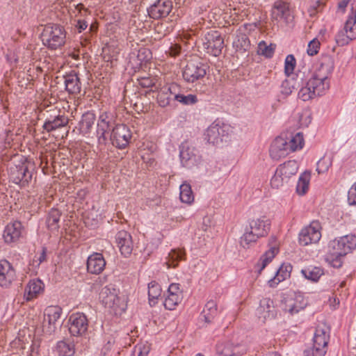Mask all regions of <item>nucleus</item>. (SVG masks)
Wrapping results in <instances>:
<instances>
[{"label":"nucleus","mask_w":356,"mask_h":356,"mask_svg":"<svg viewBox=\"0 0 356 356\" xmlns=\"http://www.w3.org/2000/svg\"><path fill=\"white\" fill-rule=\"evenodd\" d=\"M356 248V236L346 235L330 242L326 261L334 268L342 266V258Z\"/></svg>","instance_id":"obj_1"},{"label":"nucleus","mask_w":356,"mask_h":356,"mask_svg":"<svg viewBox=\"0 0 356 356\" xmlns=\"http://www.w3.org/2000/svg\"><path fill=\"white\" fill-rule=\"evenodd\" d=\"M334 68V63L331 58H327L325 62L321 63L318 71L307 81L316 96L322 95L330 88L328 76Z\"/></svg>","instance_id":"obj_2"},{"label":"nucleus","mask_w":356,"mask_h":356,"mask_svg":"<svg viewBox=\"0 0 356 356\" xmlns=\"http://www.w3.org/2000/svg\"><path fill=\"white\" fill-rule=\"evenodd\" d=\"M269 229L268 220L257 218L251 220L249 227L245 228L243 235L241 237V245L244 248H248L250 245L255 243L258 238L266 235Z\"/></svg>","instance_id":"obj_3"},{"label":"nucleus","mask_w":356,"mask_h":356,"mask_svg":"<svg viewBox=\"0 0 356 356\" xmlns=\"http://www.w3.org/2000/svg\"><path fill=\"white\" fill-rule=\"evenodd\" d=\"M41 38L48 48L56 49L65 44V32L63 27L58 24H48L43 29Z\"/></svg>","instance_id":"obj_4"},{"label":"nucleus","mask_w":356,"mask_h":356,"mask_svg":"<svg viewBox=\"0 0 356 356\" xmlns=\"http://www.w3.org/2000/svg\"><path fill=\"white\" fill-rule=\"evenodd\" d=\"M230 126L220 120H215L206 130L205 140L214 145H218L228 138Z\"/></svg>","instance_id":"obj_5"},{"label":"nucleus","mask_w":356,"mask_h":356,"mask_svg":"<svg viewBox=\"0 0 356 356\" xmlns=\"http://www.w3.org/2000/svg\"><path fill=\"white\" fill-rule=\"evenodd\" d=\"M202 40V49L208 54L218 56L224 47V40L220 33L216 31L207 32Z\"/></svg>","instance_id":"obj_6"},{"label":"nucleus","mask_w":356,"mask_h":356,"mask_svg":"<svg viewBox=\"0 0 356 356\" xmlns=\"http://www.w3.org/2000/svg\"><path fill=\"white\" fill-rule=\"evenodd\" d=\"M329 335L321 328H317L314 337L312 348L304 351L305 356H324L327 352Z\"/></svg>","instance_id":"obj_7"},{"label":"nucleus","mask_w":356,"mask_h":356,"mask_svg":"<svg viewBox=\"0 0 356 356\" xmlns=\"http://www.w3.org/2000/svg\"><path fill=\"white\" fill-rule=\"evenodd\" d=\"M208 66L198 61H189L183 71V78L188 83H194L204 77Z\"/></svg>","instance_id":"obj_8"},{"label":"nucleus","mask_w":356,"mask_h":356,"mask_svg":"<svg viewBox=\"0 0 356 356\" xmlns=\"http://www.w3.org/2000/svg\"><path fill=\"white\" fill-rule=\"evenodd\" d=\"M61 312V308L58 306H49L45 309L42 323V332L44 334L50 335L56 331Z\"/></svg>","instance_id":"obj_9"},{"label":"nucleus","mask_w":356,"mask_h":356,"mask_svg":"<svg viewBox=\"0 0 356 356\" xmlns=\"http://www.w3.org/2000/svg\"><path fill=\"white\" fill-rule=\"evenodd\" d=\"M306 305L304 297L300 293L290 292L286 293L282 300V309L291 315L304 309Z\"/></svg>","instance_id":"obj_10"},{"label":"nucleus","mask_w":356,"mask_h":356,"mask_svg":"<svg viewBox=\"0 0 356 356\" xmlns=\"http://www.w3.org/2000/svg\"><path fill=\"white\" fill-rule=\"evenodd\" d=\"M118 291L113 284H109L102 289L99 298L105 307L113 309L116 312L120 307L122 300L118 296Z\"/></svg>","instance_id":"obj_11"},{"label":"nucleus","mask_w":356,"mask_h":356,"mask_svg":"<svg viewBox=\"0 0 356 356\" xmlns=\"http://www.w3.org/2000/svg\"><path fill=\"white\" fill-rule=\"evenodd\" d=\"M131 138V131L125 124H116L110 134L112 145L119 149L125 148Z\"/></svg>","instance_id":"obj_12"},{"label":"nucleus","mask_w":356,"mask_h":356,"mask_svg":"<svg viewBox=\"0 0 356 356\" xmlns=\"http://www.w3.org/2000/svg\"><path fill=\"white\" fill-rule=\"evenodd\" d=\"M320 229L318 222H312L308 227L302 229L299 234L300 244L306 246L318 242L321 237Z\"/></svg>","instance_id":"obj_13"},{"label":"nucleus","mask_w":356,"mask_h":356,"mask_svg":"<svg viewBox=\"0 0 356 356\" xmlns=\"http://www.w3.org/2000/svg\"><path fill=\"white\" fill-rule=\"evenodd\" d=\"M32 172L29 170L26 164L22 163L19 165H15L10 168V179L16 184L25 186L32 179Z\"/></svg>","instance_id":"obj_14"},{"label":"nucleus","mask_w":356,"mask_h":356,"mask_svg":"<svg viewBox=\"0 0 356 356\" xmlns=\"http://www.w3.org/2000/svg\"><path fill=\"white\" fill-rule=\"evenodd\" d=\"M69 321V331L73 336H81L88 330V321L86 316L83 313L72 314Z\"/></svg>","instance_id":"obj_15"},{"label":"nucleus","mask_w":356,"mask_h":356,"mask_svg":"<svg viewBox=\"0 0 356 356\" xmlns=\"http://www.w3.org/2000/svg\"><path fill=\"white\" fill-rule=\"evenodd\" d=\"M172 8L170 0H156L149 8L147 13L151 18L159 19L169 15Z\"/></svg>","instance_id":"obj_16"},{"label":"nucleus","mask_w":356,"mask_h":356,"mask_svg":"<svg viewBox=\"0 0 356 356\" xmlns=\"http://www.w3.org/2000/svg\"><path fill=\"white\" fill-rule=\"evenodd\" d=\"M16 279V273L12 264L6 259L0 261V286L8 289Z\"/></svg>","instance_id":"obj_17"},{"label":"nucleus","mask_w":356,"mask_h":356,"mask_svg":"<svg viewBox=\"0 0 356 356\" xmlns=\"http://www.w3.org/2000/svg\"><path fill=\"white\" fill-rule=\"evenodd\" d=\"M179 156L182 165L191 168L197 161V149L190 146L187 143H183L179 147Z\"/></svg>","instance_id":"obj_18"},{"label":"nucleus","mask_w":356,"mask_h":356,"mask_svg":"<svg viewBox=\"0 0 356 356\" xmlns=\"http://www.w3.org/2000/svg\"><path fill=\"white\" fill-rule=\"evenodd\" d=\"M118 247L125 257L131 254L133 250V241L131 234L124 230L118 232L115 236Z\"/></svg>","instance_id":"obj_19"},{"label":"nucleus","mask_w":356,"mask_h":356,"mask_svg":"<svg viewBox=\"0 0 356 356\" xmlns=\"http://www.w3.org/2000/svg\"><path fill=\"white\" fill-rule=\"evenodd\" d=\"M23 227L21 222L14 221L6 225L3 231V237L6 243H12L17 241L22 236Z\"/></svg>","instance_id":"obj_20"},{"label":"nucleus","mask_w":356,"mask_h":356,"mask_svg":"<svg viewBox=\"0 0 356 356\" xmlns=\"http://www.w3.org/2000/svg\"><path fill=\"white\" fill-rule=\"evenodd\" d=\"M290 154L286 145V139L282 136L277 137L270 147V156L274 160H280Z\"/></svg>","instance_id":"obj_21"},{"label":"nucleus","mask_w":356,"mask_h":356,"mask_svg":"<svg viewBox=\"0 0 356 356\" xmlns=\"http://www.w3.org/2000/svg\"><path fill=\"white\" fill-rule=\"evenodd\" d=\"M272 17L276 20L283 19L287 24L291 23L293 18L291 14L289 6L280 1H276L274 3L272 10Z\"/></svg>","instance_id":"obj_22"},{"label":"nucleus","mask_w":356,"mask_h":356,"mask_svg":"<svg viewBox=\"0 0 356 356\" xmlns=\"http://www.w3.org/2000/svg\"><path fill=\"white\" fill-rule=\"evenodd\" d=\"M106 261L101 253L95 252L88 257L87 260V270L92 274H99L103 271Z\"/></svg>","instance_id":"obj_23"},{"label":"nucleus","mask_w":356,"mask_h":356,"mask_svg":"<svg viewBox=\"0 0 356 356\" xmlns=\"http://www.w3.org/2000/svg\"><path fill=\"white\" fill-rule=\"evenodd\" d=\"M65 90L70 94H78L81 92V83L78 74L75 71L63 76Z\"/></svg>","instance_id":"obj_24"},{"label":"nucleus","mask_w":356,"mask_h":356,"mask_svg":"<svg viewBox=\"0 0 356 356\" xmlns=\"http://www.w3.org/2000/svg\"><path fill=\"white\" fill-rule=\"evenodd\" d=\"M68 123V118L63 115H58L55 117H50L48 118L44 125L43 129L47 132H51L58 128L67 125Z\"/></svg>","instance_id":"obj_25"},{"label":"nucleus","mask_w":356,"mask_h":356,"mask_svg":"<svg viewBox=\"0 0 356 356\" xmlns=\"http://www.w3.org/2000/svg\"><path fill=\"white\" fill-rule=\"evenodd\" d=\"M257 312L261 315L259 317L264 319L273 317L275 314L273 301L268 298L262 299Z\"/></svg>","instance_id":"obj_26"},{"label":"nucleus","mask_w":356,"mask_h":356,"mask_svg":"<svg viewBox=\"0 0 356 356\" xmlns=\"http://www.w3.org/2000/svg\"><path fill=\"white\" fill-rule=\"evenodd\" d=\"M292 270V266L289 264H282L278 270L275 276L269 280V285L270 287H275L280 282L284 281L286 278L290 277L291 272Z\"/></svg>","instance_id":"obj_27"},{"label":"nucleus","mask_w":356,"mask_h":356,"mask_svg":"<svg viewBox=\"0 0 356 356\" xmlns=\"http://www.w3.org/2000/svg\"><path fill=\"white\" fill-rule=\"evenodd\" d=\"M277 170H278V173L284 175V179L289 180L291 176L295 175L297 173L298 164L294 160L288 161L287 162L280 165Z\"/></svg>","instance_id":"obj_28"},{"label":"nucleus","mask_w":356,"mask_h":356,"mask_svg":"<svg viewBox=\"0 0 356 356\" xmlns=\"http://www.w3.org/2000/svg\"><path fill=\"white\" fill-rule=\"evenodd\" d=\"M177 89L176 85L170 86L166 90H161L157 96V101L160 106L165 107L170 104L171 95H175Z\"/></svg>","instance_id":"obj_29"},{"label":"nucleus","mask_w":356,"mask_h":356,"mask_svg":"<svg viewBox=\"0 0 356 356\" xmlns=\"http://www.w3.org/2000/svg\"><path fill=\"white\" fill-rule=\"evenodd\" d=\"M238 346H233L229 342L220 343L216 346L217 353L222 356H233L237 354H242L245 350L240 351Z\"/></svg>","instance_id":"obj_30"},{"label":"nucleus","mask_w":356,"mask_h":356,"mask_svg":"<svg viewBox=\"0 0 356 356\" xmlns=\"http://www.w3.org/2000/svg\"><path fill=\"white\" fill-rule=\"evenodd\" d=\"M43 286L44 284L40 280L30 281L25 289L26 299L30 300L36 297L43 290Z\"/></svg>","instance_id":"obj_31"},{"label":"nucleus","mask_w":356,"mask_h":356,"mask_svg":"<svg viewBox=\"0 0 356 356\" xmlns=\"http://www.w3.org/2000/svg\"><path fill=\"white\" fill-rule=\"evenodd\" d=\"M301 81L302 79L300 78L299 80L298 76L296 79L293 77L288 76V78L282 83V93L286 95L291 94L294 90H298L300 88Z\"/></svg>","instance_id":"obj_32"},{"label":"nucleus","mask_w":356,"mask_h":356,"mask_svg":"<svg viewBox=\"0 0 356 356\" xmlns=\"http://www.w3.org/2000/svg\"><path fill=\"white\" fill-rule=\"evenodd\" d=\"M286 139V145L289 152H293L302 148L304 145L303 135L301 133H297L289 139Z\"/></svg>","instance_id":"obj_33"},{"label":"nucleus","mask_w":356,"mask_h":356,"mask_svg":"<svg viewBox=\"0 0 356 356\" xmlns=\"http://www.w3.org/2000/svg\"><path fill=\"white\" fill-rule=\"evenodd\" d=\"M185 259V252L180 249H173L168 254V260L166 261L168 268H175L179 261Z\"/></svg>","instance_id":"obj_34"},{"label":"nucleus","mask_w":356,"mask_h":356,"mask_svg":"<svg viewBox=\"0 0 356 356\" xmlns=\"http://www.w3.org/2000/svg\"><path fill=\"white\" fill-rule=\"evenodd\" d=\"M311 175L310 172L305 171L299 177L296 186V193L299 195H305L308 189L309 185Z\"/></svg>","instance_id":"obj_35"},{"label":"nucleus","mask_w":356,"mask_h":356,"mask_svg":"<svg viewBox=\"0 0 356 356\" xmlns=\"http://www.w3.org/2000/svg\"><path fill=\"white\" fill-rule=\"evenodd\" d=\"M301 273L307 280L317 282L324 273L323 270L319 267L309 266L302 269Z\"/></svg>","instance_id":"obj_36"},{"label":"nucleus","mask_w":356,"mask_h":356,"mask_svg":"<svg viewBox=\"0 0 356 356\" xmlns=\"http://www.w3.org/2000/svg\"><path fill=\"white\" fill-rule=\"evenodd\" d=\"M95 115L93 113L88 112L82 115L80 122V129L84 134L88 133L95 122Z\"/></svg>","instance_id":"obj_37"},{"label":"nucleus","mask_w":356,"mask_h":356,"mask_svg":"<svg viewBox=\"0 0 356 356\" xmlns=\"http://www.w3.org/2000/svg\"><path fill=\"white\" fill-rule=\"evenodd\" d=\"M343 29L353 40L356 38V10L348 17Z\"/></svg>","instance_id":"obj_38"},{"label":"nucleus","mask_w":356,"mask_h":356,"mask_svg":"<svg viewBox=\"0 0 356 356\" xmlns=\"http://www.w3.org/2000/svg\"><path fill=\"white\" fill-rule=\"evenodd\" d=\"M217 313V305L216 303L211 300L207 302L205 307L202 312V316H203L206 323H211V320L213 318L215 315Z\"/></svg>","instance_id":"obj_39"},{"label":"nucleus","mask_w":356,"mask_h":356,"mask_svg":"<svg viewBox=\"0 0 356 356\" xmlns=\"http://www.w3.org/2000/svg\"><path fill=\"white\" fill-rule=\"evenodd\" d=\"M161 289L157 282L152 281L148 284V296L151 306L155 305L156 300L161 296Z\"/></svg>","instance_id":"obj_40"},{"label":"nucleus","mask_w":356,"mask_h":356,"mask_svg":"<svg viewBox=\"0 0 356 356\" xmlns=\"http://www.w3.org/2000/svg\"><path fill=\"white\" fill-rule=\"evenodd\" d=\"M180 200L182 202L191 204L194 200V195L190 184L184 183L180 186Z\"/></svg>","instance_id":"obj_41"},{"label":"nucleus","mask_w":356,"mask_h":356,"mask_svg":"<svg viewBox=\"0 0 356 356\" xmlns=\"http://www.w3.org/2000/svg\"><path fill=\"white\" fill-rule=\"evenodd\" d=\"M113 127V123L110 120H108V117L106 113L102 114L99 116V119L97 122V133H99V131H104L106 133H109L110 131L112 132V129Z\"/></svg>","instance_id":"obj_42"},{"label":"nucleus","mask_w":356,"mask_h":356,"mask_svg":"<svg viewBox=\"0 0 356 356\" xmlns=\"http://www.w3.org/2000/svg\"><path fill=\"white\" fill-rule=\"evenodd\" d=\"M173 99L185 106L194 105L198 102L197 96L193 94L175 93Z\"/></svg>","instance_id":"obj_43"},{"label":"nucleus","mask_w":356,"mask_h":356,"mask_svg":"<svg viewBox=\"0 0 356 356\" xmlns=\"http://www.w3.org/2000/svg\"><path fill=\"white\" fill-rule=\"evenodd\" d=\"M275 47V44L270 43L268 45L266 42L261 41L259 43L257 51L260 55L264 56L266 58H271L274 54Z\"/></svg>","instance_id":"obj_44"},{"label":"nucleus","mask_w":356,"mask_h":356,"mask_svg":"<svg viewBox=\"0 0 356 356\" xmlns=\"http://www.w3.org/2000/svg\"><path fill=\"white\" fill-rule=\"evenodd\" d=\"M61 216L60 211L57 209H52L49 213L47 220L49 228L51 229H56L58 228V223Z\"/></svg>","instance_id":"obj_45"},{"label":"nucleus","mask_w":356,"mask_h":356,"mask_svg":"<svg viewBox=\"0 0 356 356\" xmlns=\"http://www.w3.org/2000/svg\"><path fill=\"white\" fill-rule=\"evenodd\" d=\"M57 350L61 356H72L74 353V345L63 341L58 343Z\"/></svg>","instance_id":"obj_46"},{"label":"nucleus","mask_w":356,"mask_h":356,"mask_svg":"<svg viewBox=\"0 0 356 356\" xmlns=\"http://www.w3.org/2000/svg\"><path fill=\"white\" fill-rule=\"evenodd\" d=\"M182 299L181 294H168L164 301V307L165 309L172 310Z\"/></svg>","instance_id":"obj_47"},{"label":"nucleus","mask_w":356,"mask_h":356,"mask_svg":"<svg viewBox=\"0 0 356 356\" xmlns=\"http://www.w3.org/2000/svg\"><path fill=\"white\" fill-rule=\"evenodd\" d=\"M277 251L278 250L275 247L271 248L268 251L266 252V253L261 257L260 261L261 262V266L259 269V273L273 259V258L275 257Z\"/></svg>","instance_id":"obj_48"},{"label":"nucleus","mask_w":356,"mask_h":356,"mask_svg":"<svg viewBox=\"0 0 356 356\" xmlns=\"http://www.w3.org/2000/svg\"><path fill=\"white\" fill-rule=\"evenodd\" d=\"M351 40H353L343 29L340 30L335 36V42L338 46L343 47L347 45Z\"/></svg>","instance_id":"obj_49"},{"label":"nucleus","mask_w":356,"mask_h":356,"mask_svg":"<svg viewBox=\"0 0 356 356\" xmlns=\"http://www.w3.org/2000/svg\"><path fill=\"white\" fill-rule=\"evenodd\" d=\"M234 44L237 49L244 51H248L250 47V40L245 35L238 36Z\"/></svg>","instance_id":"obj_50"},{"label":"nucleus","mask_w":356,"mask_h":356,"mask_svg":"<svg viewBox=\"0 0 356 356\" xmlns=\"http://www.w3.org/2000/svg\"><path fill=\"white\" fill-rule=\"evenodd\" d=\"M315 96L314 92L312 90V88L309 86L308 82H307L305 87L301 88L298 92L299 98L302 99L303 101H307L314 98Z\"/></svg>","instance_id":"obj_51"},{"label":"nucleus","mask_w":356,"mask_h":356,"mask_svg":"<svg viewBox=\"0 0 356 356\" xmlns=\"http://www.w3.org/2000/svg\"><path fill=\"white\" fill-rule=\"evenodd\" d=\"M288 179H284V175L278 173V170H276L274 176L270 180V185L274 188H279L284 185V183L288 182Z\"/></svg>","instance_id":"obj_52"},{"label":"nucleus","mask_w":356,"mask_h":356,"mask_svg":"<svg viewBox=\"0 0 356 356\" xmlns=\"http://www.w3.org/2000/svg\"><path fill=\"white\" fill-rule=\"evenodd\" d=\"M296 59L293 55H288L285 59L284 72L289 76L293 72L296 67Z\"/></svg>","instance_id":"obj_53"},{"label":"nucleus","mask_w":356,"mask_h":356,"mask_svg":"<svg viewBox=\"0 0 356 356\" xmlns=\"http://www.w3.org/2000/svg\"><path fill=\"white\" fill-rule=\"evenodd\" d=\"M42 72V69L39 65H36L35 63L30 65V67L27 70V74L31 78H28V80L33 81L35 78H37Z\"/></svg>","instance_id":"obj_54"},{"label":"nucleus","mask_w":356,"mask_h":356,"mask_svg":"<svg viewBox=\"0 0 356 356\" xmlns=\"http://www.w3.org/2000/svg\"><path fill=\"white\" fill-rule=\"evenodd\" d=\"M323 0H317L312 5L310 6L308 12L310 16H314L317 13L321 12L325 5Z\"/></svg>","instance_id":"obj_55"},{"label":"nucleus","mask_w":356,"mask_h":356,"mask_svg":"<svg viewBox=\"0 0 356 356\" xmlns=\"http://www.w3.org/2000/svg\"><path fill=\"white\" fill-rule=\"evenodd\" d=\"M320 42L317 39H314L309 42L307 48V53L309 56H314L318 52Z\"/></svg>","instance_id":"obj_56"},{"label":"nucleus","mask_w":356,"mask_h":356,"mask_svg":"<svg viewBox=\"0 0 356 356\" xmlns=\"http://www.w3.org/2000/svg\"><path fill=\"white\" fill-rule=\"evenodd\" d=\"M348 202L350 205H356V184L348 191Z\"/></svg>","instance_id":"obj_57"},{"label":"nucleus","mask_w":356,"mask_h":356,"mask_svg":"<svg viewBox=\"0 0 356 356\" xmlns=\"http://www.w3.org/2000/svg\"><path fill=\"white\" fill-rule=\"evenodd\" d=\"M138 57L140 60L147 62L151 58V52L147 49H140Z\"/></svg>","instance_id":"obj_58"},{"label":"nucleus","mask_w":356,"mask_h":356,"mask_svg":"<svg viewBox=\"0 0 356 356\" xmlns=\"http://www.w3.org/2000/svg\"><path fill=\"white\" fill-rule=\"evenodd\" d=\"M180 50L181 47L177 44H171L168 52L170 54V56L175 57L179 54Z\"/></svg>","instance_id":"obj_59"},{"label":"nucleus","mask_w":356,"mask_h":356,"mask_svg":"<svg viewBox=\"0 0 356 356\" xmlns=\"http://www.w3.org/2000/svg\"><path fill=\"white\" fill-rule=\"evenodd\" d=\"M168 294H181L179 284H171L168 290Z\"/></svg>","instance_id":"obj_60"},{"label":"nucleus","mask_w":356,"mask_h":356,"mask_svg":"<svg viewBox=\"0 0 356 356\" xmlns=\"http://www.w3.org/2000/svg\"><path fill=\"white\" fill-rule=\"evenodd\" d=\"M108 133L104 131H99V133H97V136L98 138V143L99 145H106L108 141V137L106 134Z\"/></svg>","instance_id":"obj_61"},{"label":"nucleus","mask_w":356,"mask_h":356,"mask_svg":"<svg viewBox=\"0 0 356 356\" xmlns=\"http://www.w3.org/2000/svg\"><path fill=\"white\" fill-rule=\"evenodd\" d=\"M87 27L88 23L85 20H78L76 28L77 29L79 33L86 30Z\"/></svg>","instance_id":"obj_62"},{"label":"nucleus","mask_w":356,"mask_h":356,"mask_svg":"<svg viewBox=\"0 0 356 356\" xmlns=\"http://www.w3.org/2000/svg\"><path fill=\"white\" fill-rule=\"evenodd\" d=\"M33 51H32V49H26L24 50V56H23V59L24 60V62H27L29 61V59L30 58H31V56H33Z\"/></svg>","instance_id":"obj_63"},{"label":"nucleus","mask_w":356,"mask_h":356,"mask_svg":"<svg viewBox=\"0 0 356 356\" xmlns=\"http://www.w3.org/2000/svg\"><path fill=\"white\" fill-rule=\"evenodd\" d=\"M5 134H6V137L4 138L5 143L10 145V142L13 140L11 131L6 130Z\"/></svg>","instance_id":"obj_64"}]
</instances>
